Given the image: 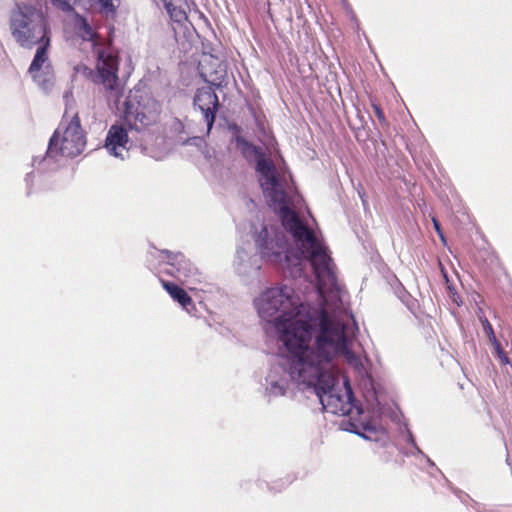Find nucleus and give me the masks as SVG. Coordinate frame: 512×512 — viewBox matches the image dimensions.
Wrapping results in <instances>:
<instances>
[{"label": "nucleus", "instance_id": "nucleus-2", "mask_svg": "<svg viewBox=\"0 0 512 512\" xmlns=\"http://www.w3.org/2000/svg\"><path fill=\"white\" fill-rule=\"evenodd\" d=\"M281 350L277 361L267 370L261 381V393L267 402L286 396L295 385L299 390H306L308 385L317 381L322 365H327L334 352V347L325 345L324 330H318L315 342L301 339L306 335L304 329L298 332L285 331L283 326Z\"/></svg>", "mask_w": 512, "mask_h": 512}, {"label": "nucleus", "instance_id": "nucleus-21", "mask_svg": "<svg viewBox=\"0 0 512 512\" xmlns=\"http://www.w3.org/2000/svg\"><path fill=\"white\" fill-rule=\"evenodd\" d=\"M373 107H374L375 114H376L377 118L379 119V121L385 122V116H384V113L382 112V110L376 105H374Z\"/></svg>", "mask_w": 512, "mask_h": 512}, {"label": "nucleus", "instance_id": "nucleus-11", "mask_svg": "<svg viewBox=\"0 0 512 512\" xmlns=\"http://www.w3.org/2000/svg\"><path fill=\"white\" fill-rule=\"evenodd\" d=\"M128 142L126 129L120 125H112L105 139V148L110 155L123 160L128 157Z\"/></svg>", "mask_w": 512, "mask_h": 512}, {"label": "nucleus", "instance_id": "nucleus-13", "mask_svg": "<svg viewBox=\"0 0 512 512\" xmlns=\"http://www.w3.org/2000/svg\"><path fill=\"white\" fill-rule=\"evenodd\" d=\"M51 45V38L43 40V42H39L37 44L36 53L29 67V73H40V71L45 70V66L49 63L48 49Z\"/></svg>", "mask_w": 512, "mask_h": 512}, {"label": "nucleus", "instance_id": "nucleus-8", "mask_svg": "<svg viewBox=\"0 0 512 512\" xmlns=\"http://www.w3.org/2000/svg\"><path fill=\"white\" fill-rule=\"evenodd\" d=\"M161 104L146 89L135 88L125 102V120L148 127L159 120Z\"/></svg>", "mask_w": 512, "mask_h": 512}, {"label": "nucleus", "instance_id": "nucleus-5", "mask_svg": "<svg viewBox=\"0 0 512 512\" xmlns=\"http://www.w3.org/2000/svg\"><path fill=\"white\" fill-rule=\"evenodd\" d=\"M11 38L23 49H33L51 38V27L45 0H18L9 11Z\"/></svg>", "mask_w": 512, "mask_h": 512}, {"label": "nucleus", "instance_id": "nucleus-1", "mask_svg": "<svg viewBox=\"0 0 512 512\" xmlns=\"http://www.w3.org/2000/svg\"><path fill=\"white\" fill-rule=\"evenodd\" d=\"M282 226L292 236L295 250L289 248L281 228L266 223L260 224V231L255 224L251 225L256 247L262 259L289 271L295 279L307 278L304 265L309 263L316 280V284L312 281L309 284L317 304L311 305L307 299L301 300L294 289L287 285L272 287L254 300L259 317L273 324L280 343L282 326L288 332L306 330L307 334L302 335L301 339L312 343L320 329L332 336L353 324L355 319L343 302L328 247L303 221Z\"/></svg>", "mask_w": 512, "mask_h": 512}, {"label": "nucleus", "instance_id": "nucleus-14", "mask_svg": "<svg viewBox=\"0 0 512 512\" xmlns=\"http://www.w3.org/2000/svg\"><path fill=\"white\" fill-rule=\"evenodd\" d=\"M163 288L169 293V295L177 301L188 313H191V308H194L191 297L185 290L179 287L177 284L161 280Z\"/></svg>", "mask_w": 512, "mask_h": 512}, {"label": "nucleus", "instance_id": "nucleus-16", "mask_svg": "<svg viewBox=\"0 0 512 512\" xmlns=\"http://www.w3.org/2000/svg\"><path fill=\"white\" fill-rule=\"evenodd\" d=\"M35 83L45 92L51 91L54 86V75L51 65H46L45 70L31 74Z\"/></svg>", "mask_w": 512, "mask_h": 512}, {"label": "nucleus", "instance_id": "nucleus-10", "mask_svg": "<svg viewBox=\"0 0 512 512\" xmlns=\"http://www.w3.org/2000/svg\"><path fill=\"white\" fill-rule=\"evenodd\" d=\"M194 106L202 113L207 126V134H209L219 107L218 96L211 87L199 88L194 97Z\"/></svg>", "mask_w": 512, "mask_h": 512}, {"label": "nucleus", "instance_id": "nucleus-15", "mask_svg": "<svg viewBox=\"0 0 512 512\" xmlns=\"http://www.w3.org/2000/svg\"><path fill=\"white\" fill-rule=\"evenodd\" d=\"M165 9L175 22H182L187 19L189 5L186 0H161Z\"/></svg>", "mask_w": 512, "mask_h": 512}, {"label": "nucleus", "instance_id": "nucleus-20", "mask_svg": "<svg viewBox=\"0 0 512 512\" xmlns=\"http://www.w3.org/2000/svg\"><path fill=\"white\" fill-rule=\"evenodd\" d=\"M407 442L410 443L413 446V448L417 451L418 454L423 455V452L416 445V442H415L413 434L408 429H407Z\"/></svg>", "mask_w": 512, "mask_h": 512}, {"label": "nucleus", "instance_id": "nucleus-6", "mask_svg": "<svg viewBox=\"0 0 512 512\" xmlns=\"http://www.w3.org/2000/svg\"><path fill=\"white\" fill-rule=\"evenodd\" d=\"M73 28L76 35L89 45L96 58V71L84 67L83 73L90 76L95 84H101L106 90L118 88L119 59L110 40L101 37L88 19L75 13Z\"/></svg>", "mask_w": 512, "mask_h": 512}, {"label": "nucleus", "instance_id": "nucleus-12", "mask_svg": "<svg viewBox=\"0 0 512 512\" xmlns=\"http://www.w3.org/2000/svg\"><path fill=\"white\" fill-rule=\"evenodd\" d=\"M234 266L239 275L247 277L256 275L261 268L258 257L251 256L244 247L237 249Z\"/></svg>", "mask_w": 512, "mask_h": 512}, {"label": "nucleus", "instance_id": "nucleus-24", "mask_svg": "<svg viewBox=\"0 0 512 512\" xmlns=\"http://www.w3.org/2000/svg\"><path fill=\"white\" fill-rule=\"evenodd\" d=\"M430 465L434 466V462H432L429 458L427 459Z\"/></svg>", "mask_w": 512, "mask_h": 512}, {"label": "nucleus", "instance_id": "nucleus-3", "mask_svg": "<svg viewBox=\"0 0 512 512\" xmlns=\"http://www.w3.org/2000/svg\"><path fill=\"white\" fill-rule=\"evenodd\" d=\"M357 330L358 327L354 321L353 324L347 325L332 336H328L324 331L325 345L333 346L334 352L328 359L327 365H322L317 381L308 385L307 389L317 396L326 412L349 417L341 422L344 430L368 438L363 431H375V428L370 423L358 422L354 419V415L359 416L362 409L355 405L353 392L347 380H344V392L341 393V389L338 388V375L334 371L335 360L342 358L359 376L368 375L362 358L352 351Z\"/></svg>", "mask_w": 512, "mask_h": 512}, {"label": "nucleus", "instance_id": "nucleus-23", "mask_svg": "<svg viewBox=\"0 0 512 512\" xmlns=\"http://www.w3.org/2000/svg\"><path fill=\"white\" fill-rule=\"evenodd\" d=\"M32 177H34V174H33V173H28V174L26 175L25 181H26V184H27V187H28V188H29V186H30V181H31Z\"/></svg>", "mask_w": 512, "mask_h": 512}, {"label": "nucleus", "instance_id": "nucleus-9", "mask_svg": "<svg viewBox=\"0 0 512 512\" xmlns=\"http://www.w3.org/2000/svg\"><path fill=\"white\" fill-rule=\"evenodd\" d=\"M160 272L173 276L183 284L200 281L197 268L180 252L161 251Z\"/></svg>", "mask_w": 512, "mask_h": 512}, {"label": "nucleus", "instance_id": "nucleus-4", "mask_svg": "<svg viewBox=\"0 0 512 512\" xmlns=\"http://www.w3.org/2000/svg\"><path fill=\"white\" fill-rule=\"evenodd\" d=\"M233 137L236 148L243 157L250 162H255V169L258 173L259 183L263 194L275 212L279 215L282 225H289L302 222L295 212L296 206L300 203V195L293 186L290 176L279 171L274 163L266 158L263 150L247 141L239 135L238 128Z\"/></svg>", "mask_w": 512, "mask_h": 512}, {"label": "nucleus", "instance_id": "nucleus-19", "mask_svg": "<svg viewBox=\"0 0 512 512\" xmlns=\"http://www.w3.org/2000/svg\"><path fill=\"white\" fill-rule=\"evenodd\" d=\"M52 5L63 12H72L80 0H50Z\"/></svg>", "mask_w": 512, "mask_h": 512}, {"label": "nucleus", "instance_id": "nucleus-22", "mask_svg": "<svg viewBox=\"0 0 512 512\" xmlns=\"http://www.w3.org/2000/svg\"><path fill=\"white\" fill-rule=\"evenodd\" d=\"M433 223H434V227H435V229H436L437 233L439 234V236L441 237V239H442V240H444V236H443V234H442V232H441V229H440V224H439V223H438V221H437V220H435V219H433Z\"/></svg>", "mask_w": 512, "mask_h": 512}, {"label": "nucleus", "instance_id": "nucleus-17", "mask_svg": "<svg viewBox=\"0 0 512 512\" xmlns=\"http://www.w3.org/2000/svg\"><path fill=\"white\" fill-rule=\"evenodd\" d=\"M94 5L99 7V11L106 18L113 17L117 10L114 0H91Z\"/></svg>", "mask_w": 512, "mask_h": 512}, {"label": "nucleus", "instance_id": "nucleus-7", "mask_svg": "<svg viewBox=\"0 0 512 512\" xmlns=\"http://www.w3.org/2000/svg\"><path fill=\"white\" fill-rule=\"evenodd\" d=\"M86 146V137L77 114L69 123H61L50 138L46 155L33 158L32 165L44 172L54 169L59 156L73 158L81 154Z\"/></svg>", "mask_w": 512, "mask_h": 512}, {"label": "nucleus", "instance_id": "nucleus-18", "mask_svg": "<svg viewBox=\"0 0 512 512\" xmlns=\"http://www.w3.org/2000/svg\"><path fill=\"white\" fill-rule=\"evenodd\" d=\"M479 320H480V322H481V324L483 326V330H484L486 336L488 337L490 342L493 345H495L496 349L499 350L500 349V344L497 341V338H496V336L494 334L492 325L490 324V322L488 321V319L485 316H479Z\"/></svg>", "mask_w": 512, "mask_h": 512}]
</instances>
